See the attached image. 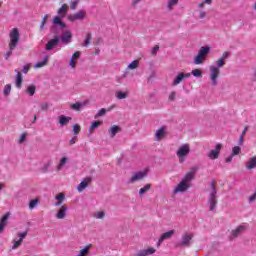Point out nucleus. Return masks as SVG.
Returning <instances> with one entry per match:
<instances>
[{"label":"nucleus","mask_w":256,"mask_h":256,"mask_svg":"<svg viewBox=\"0 0 256 256\" xmlns=\"http://www.w3.org/2000/svg\"><path fill=\"white\" fill-rule=\"evenodd\" d=\"M8 51L5 54V59H9L13 55V51L17 49L19 41L21 40V33H19V28H12L8 34Z\"/></svg>","instance_id":"obj_1"},{"label":"nucleus","mask_w":256,"mask_h":256,"mask_svg":"<svg viewBox=\"0 0 256 256\" xmlns=\"http://www.w3.org/2000/svg\"><path fill=\"white\" fill-rule=\"evenodd\" d=\"M221 67H225V60L219 58L216 61V65H211L209 67L210 69V81H211V85H213V87H217V85L219 84V82L217 81L219 79V76L221 75Z\"/></svg>","instance_id":"obj_2"},{"label":"nucleus","mask_w":256,"mask_h":256,"mask_svg":"<svg viewBox=\"0 0 256 256\" xmlns=\"http://www.w3.org/2000/svg\"><path fill=\"white\" fill-rule=\"evenodd\" d=\"M209 51H211L210 46H202L198 51V54L194 58L195 65H203L207 60V55H209Z\"/></svg>","instance_id":"obj_3"},{"label":"nucleus","mask_w":256,"mask_h":256,"mask_svg":"<svg viewBox=\"0 0 256 256\" xmlns=\"http://www.w3.org/2000/svg\"><path fill=\"white\" fill-rule=\"evenodd\" d=\"M191 153V146L189 144L181 145L176 151V155L179 159V163H185V160Z\"/></svg>","instance_id":"obj_4"},{"label":"nucleus","mask_w":256,"mask_h":256,"mask_svg":"<svg viewBox=\"0 0 256 256\" xmlns=\"http://www.w3.org/2000/svg\"><path fill=\"white\" fill-rule=\"evenodd\" d=\"M209 211L217 209V190L215 189V183H211V192L208 197Z\"/></svg>","instance_id":"obj_5"},{"label":"nucleus","mask_w":256,"mask_h":256,"mask_svg":"<svg viewBox=\"0 0 256 256\" xmlns=\"http://www.w3.org/2000/svg\"><path fill=\"white\" fill-rule=\"evenodd\" d=\"M193 237H195V235L192 232L184 233L180 241L177 243V247H190Z\"/></svg>","instance_id":"obj_6"},{"label":"nucleus","mask_w":256,"mask_h":256,"mask_svg":"<svg viewBox=\"0 0 256 256\" xmlns=\"http://www.w3.org/2000/svg\"><path fill=\"white\" fill-rule=\"evenodd\" d=\"M18 237H19V239L14 238L12 240V249L13 250L19 249V247H21V245L23 243V239H25V237H27V231H25V232H18Z\"/></svg>","instance_id":"obj_7"},{"label":"nucleus","mask_w":256,"mask_h":256,"mask_svg":"<svg viewBox=\"0 0 256 256\" xmlns=\"http://www.w3.org/2000/svg\"><path fill=\"white\" fill-rule=\"evenodd\" d=\"M245 231H247V225L242 224L238 226L236 229L232 230L230 234V239H237V237H239V235H241L242 233H245Z\"/></svg>","instance_id":"obj_8"},{"label":"nucleus","mask_w":256,"mask_h":256,"mask_svg":"<svg viewBox=\"0 0 256 256\" xmlns=\"http://www.w3.org/2000/svg\"><path fill=\"white\" fill-rule=\"evenodd\" d=\"M189 187H191V184L184 182V180H182L174 189L173 193L174 195H177V193H185V191H187V189H189Z\"/></svg>","instance_id":"obj_9"},{"label":"nucleus","mask_w":256,"mask_h":256,"mask_svg":"<svg viewBox=\"0 0 256 256\" xmlns=\"http://www.w3.org/2000/svg\"><path fill=\"white\" fill-rule=\"evenodd\" d=\"M146 176H147V170L136 172L129 179L128 183H137V181H141V179H144Z\"/></svg>","instance_id":"obj_10"},{"label":"nucleus","mask_w":256,"mask_h":256,"mask_svg":"<svg viewBox=\"0 0 256 256\" xmlns=\"http://www.w3.org/2000/svg\"><path fill=\"white\" fill-rule=\"evenodd\" d=\"M223 148V145L222 144H217L215 146V149L211 150L209 153H208V157L209 159H212L215 160V159H219V154L221 153V149Z\"/></svg>","instance_id":"obj_11"},{"label":"nucleus","mask_w":256,"mask_h":256,"mask_svg":"<svg viewBox=\"0 0 256 256\" xmlns=\"http://www.w3.org/2000/svg\"><path fill=\"white\" fill-rule=\"evenodd\" d=\"M85 10H80L75 14H70L68 16V20L69 21H81L83 19H85Z\"/></svg>","instance_id":"obj_12"},{"label":"nucleus","mask_w":256,"mask_h":256,"mask_svg":"<svg viewBox=\"0 0 256 256\" xmlns=\"http://www.w3.org/2000/svg\"><path fill=\"white\" fill-rule=\"evenodd\" d=\"M189 77H191V73L181 72L176 76L172 85L175 87V86L179 85V83H181V81H183L184 79H189Z\"/></svg>","instance_id":"obj_13"},{"label":"nucleus","mask_w":256,"mask_h":256,"mask_svg":"<svg viewBox=\"0 0 256 256\" xmlns=\"http://www.w3.org/2000/svg\"><path fill=\"white\" fill-rule=\"evenodd\" d=\"M157 253V250L153 247H148L146 249H142L137 252L135 256H149V255H155Z\"/></svg>","instance_id":"obj_14"},{"label":"nucleus","mask_w":256,"mask_h":256,"mask_svg":"<svg viewBox=\"0 0 256 256\" xmlns=\"http://www.w3.org/2000/svg\"><path fill=\"white\" fill-rule=\"evenodd\" d=\"M81 57V51H76L72 57L70 58L69 66L71 69H75L77 67V61H79Z\"/></svg>","instance_id":"obj_15"},{"label":"nucleus","mask_w":256,"mask_h":256,"mask_svg":"<svg viewBox=\"0 0 256 256\" xmlns=\"http://www.w3.org/2000/svg\"><path fill=\"white\" fill-rule=\"evenodd\" d=\"M196 169H192L190 172H187L186 175L184 176V178L182 179V181L188 183L189 185H191V181L195 179V173H196Z\"/></svg>","instance_id":"obj_16"},{"label":"nucleus","mask_w":256,"mask_h":256,"mask_svg":"<svg viewBox=\"0 0 256 256\" xmlns=\"http://www.w3.org/2000/svg\"><path fill=\"white\" fill-rule=\"evenodd\" d=\"M59 45V37H54L48 43L46 44V51H51L52 49H55Z\"/></svg>","instance_id":"obj_17"},{"label":"nucleus","mask_w":256,"mask_h":256,"mask_svg":"<svg viewBox=\"0 0 256 256\" xmlns=\"http://www.w3.org/2000/svg\"><path fill=\"white\" fill-rule=\"evenodd\" d=\"M91 183V178H85L78 186L77 190L79 193H82V191H85L89 184Z\"/></svg>","instance_id":"obj_18"},{"label":"nucleus","mask_w":256,"mask_h":256,"mask_svg":"<svg viewBox=\"0 0 256 256\" xmlns=\"http://www.w3.org/2000/svg\"><path fill=\"white\" fill-rule=\"evenodd\" d=\"M73 38V35L70 31H65L61 36L62 43H65V45H69L71 43V39Z\"/></svg>","instance_id":"obj_19"},{"label":"nucleus","mask_w":256,"mask_h":256,"mask_svg":"<svg viewBox=\"0 0 256 256\" xmlns=\"http://www.w3.org/2000/svg\"><path fill=\"white\" fill-rule=\"evenodd\" d=\"M15 73H17L15 78V85L17 89H21V87H23V75L17 70H15Z\"/></svg>","instance_id":"obj_20"},{"label":"nucleus","mask_w":256,"mask_h":256,"mask_svg":"<svg viewBox=\"0 0 256 256\" xmlns=\"http://www.w3.org/2000/svg\"><path fill=\"white\" fill-rule=\"evenodd\" d=\"M68 207L66 205H62L61 208L58 210L56 217L58 219H65V215H67Z\"/></svg>","instance_id":"obj_21"},{"label":"nucleus","mask_w":256,"mask_h":256,"mask_svg":"<svg viewBox=\"0 0 256 256\" xmlns=\"http://www.w3.org/2000/svg\"><path fill=\"white\" fill-rule=\"evenodd\" d=\"M165 135H167V131L165 130V127H161L155 133L156 141H161V139H163Z\"/></svg>","instance_id":"obj_22"},{"label":"nucleus","mask_w":256,"mask_h":256,"mask_svg":"<svg viewBox=\"0 0 256 256\" xmlns=\"http://www.w3.org/2000/svg\"><path fill=\"white\" fill-rule=\"evenodd\" d=\"M246 169L248 171H251L252 169H256V156L250 158L246 164H245Z\"/></svg>","instance_id":"obj_23"},{"label":"nucleus","mask_w":256,"mask_h":256,"mask_svg":"<svg viewBox=\"0 0 256 256\" xmlns=\"http://www.w3.org/2000/svg\"><path fill=\"white\" fill-rule=\"evenodd\" d=\"M86 105H87V101L76 102L74 104H71L70 108L73 109V111H81V109H83V107H85Z\"/></svg>","instance_id":"obj_24"},{"label":"nucleus","mask_w":256,"mask_h":256,"mask_svg":"<svg viewBox=\"0 0 256 256\" xmlns=\"http://www.w3.org/2000/svg\"><path fill=\"white\" fill-rule=\"evenodd\" d=\"M115 97L119 100L127 99V97H129V91L117 90L115 92Z\"/></svg>","instance_id":"obj_25"},{"label":"nucleus","mask_w":256,"mask_h":256,"mask_svg":"<svg viewBox=\"0 0 256 256\" xmlns=\"http://www.w3.org/2000/svg\"><path fill=\"white\" fill-rule=\"evenodd\" d=\"M52 22L53 25H59L61 29H65V27H67V25L63 22V20H61V17L59 16H55Z\"/></svg>","instance_id":"obj_26"},{"label":"nucleus","mask_w":256,"mask_h":256,"mask_svg":"<svg viewBox=\"0 0 256 256\" xmlns=\"http://www.w3.org/2000/svg\"><path fill=\"white\" fill-rule=\"evenodd\" d=\"M174 235H175V230H169L168 232L163 233L160 236V241H165L167 239H171Z\"/></svg>","instance_id":"obj_27"},{"label":"nucleus","mask_w":256,"mask_h":256,"mask_svg":"<svg viewBox=\"0 0 256 256\" xmlns=\"http://www.w3.org/2000/svg\"><path fill=\"white\" fill-rule=\"evenodd\" d=\"M70 121H71V117L69 116H65V115L59 116V124L61 125V127H65V125H67Z\"/></svg>","instance_id":"obj_28"},{"label":"nucleus","mask_w":256,"mask_h":256,"mask_svg":"<svg viewBox=\"0 0 256 256\" xmlns=\"http://www.w3.org/2000/svg\"><path fill=\"white\" fill-rule=\"evenodd\" d=\"M67 11H69V6H67V4H63L58 10V15L63 18L65 15H67Z\"/></svg>","instance_id":"obj_29"},{"label":"nucleus","mask_w":256,"mask_h":256,"mask_svg":"<svg viewBox=\"0 0 256 256\" xmlns=\"http://www.w3.org/2000/svg\"><path fill=\"white\" fill-rule=\"evenodd\" d=\"M48 62L49 56H45L42 62H37L36 64H34V69H41V67H45V65H47Z\"/></svg>","instance_id":"obj_30"},{"label":"nucleus","mask_w":256,"mask_h":256,"mask_svg":"<svg viewBox=\"0 0 256 256\" xmlns=\"http://www.w3.org/2000/svg\"><path fill=\"white\" fill-rule=\"evenodd\" d=\"M119 131H121V128L117 125H114L112 126L110 129H109V133H110V137H115Z\"/></svg>","instance_id":"obj_31"},{"label":"nucleus","mask_w":256,"mask_h":256,"mask_svg":"<svg viewBox=\"0 0 256 256\" xmlns=\"http://www.w3.org/2000/svg\"><path fill=\"white\" fill-rule=\"evenodd\" d=\"M35 91H37V87H35V85H29L26 88V93L30 97H33V95H35Z\"/></svg>","instance_id":"obj_32"},{"label":"nucleus","mask_w":256,"mask_h":256,"mask_svg":"<svg viewBox=\"0 0 256 256\" xmlns=\"http://www.w3.org/2000/svg\"><path fill=\"white\" fill-rule=\"evenodd\" d=\"M179 3V0H168L167 1V9L168 11H173V8Z\"/></svg>","instance_id":"obj_33"},{"label":"nucleus","mask_w":256,"mask_h":256,"mask_svg":"<svg viewBox=\"0 0 256 256\" xmlns=\"http://www.w3.org/2000/svg\"><path fill=\"white\" fill-rule=\"evenodd\" d=\"M101 121H94L89 128V133L90 135L93 134V131H95V129H97V127L101 126Z\"/></svg>","instance_id":"obj_34"},{"label":"nucleus","mask_w":256,"mask_h":256,"mask_svg":"<svg viewBox=\"0 0 256 256\" xmlns=\"http://www.w3.org/2000/svg\"><path fill=\"white\" fill-rule=\"evenodd\" d=\"M39 205V199L35 198L33 200H30L29 202V209L33 210L35 209V207H37Z\"/></svg>","instance_id":"obj_35"},{"label":"nucleus","mask_w":256,"mask_h":256,"mask_svg":"<svg viewBox=\"0 0 256 256\" xmlns=\"http://www.w3.org/2000/svg\"><path fill=\"white\" fill-rule=\"evenodd\" d=\"M149 189H151V184H146L143 188L139 190V195H145V193H147Z\"/></svg>","instance_id":"obj_36"},{"label":"nucleus","mask_w":256,"mask_h":256,"mask_svg":"<svg viewBox=\"0 0 256 256\" xmlns=\"http://www.w3.org/2000/svg\"><path fill=\"white\" fill-rule=\"evenodd\" d=\"M191 74L193 75V77H203V72L201 71V69H194L192 70Z\"/></svg>","instance_id":"obj_37"},{"label":"nucleus","mask_w":256,"mask_h":256,"mask_svg":"<svg viewBox=\"0 0 256 256\" xmlns=\"http://www.w3.org/2000/svg\"><path fill=\"white\" fill-rule=\"evenodd\" d=\"M137 67H139V61L134 60L132 61L129 65H128V69H137Z\"/></svg>","instance_id":"obj_38"},{"label":"nucleus","mask_w":256,"mask_h":256,"mask_svg":"<svg viewBox=\"0 0 256 256\" xmlns=\"http://www.w3.org/2000/svg\"><path fill=\"white\" fill-rule=\"evenodd\" d=\"M66 163H67V157H63V158L60 160L59 164H58V167H57L58 171H61V169L63 168V166H64Z\"/></svg>","instance_id":"obj_39"},{"label":"nucleus","mask_w":256,"mask_h":256,"mask_svg":"<svg viewBox=\"0 0 256 256\" xmlns=\"http://www.w3.org/2000/svg\"><path fill=\"white\" fill-rule=\"evenodd\" d=\"M7 219H9V214H6L1 218L0 225H2V227L7 226Z\"/></svg>","instance_id":"obj_40"},{"label":"nucleus","mask_w":256,"mask_h":256,"mask_svg":"<svg viewBox=\"0 0 256 256\" xmlns=\"http://www.w3.org/2000/svg\"><path fill=\"white\" fill-rule=\"evenodd\" d=\"M77 5H79V0H71L70 9H72V11H75V9H77Z\"/></svg>","instance_id":"obj_41"},{"label":"nucleus","mask_w":256,"mask_h":256,"mask_svg":"<svg viewBox=\"0 0 256 256\" xmlns=\"http://www.w3.org/2000/svg\"><path fill=\"white\" fill-rule=\"evenodd\" d=\"M51 161H48L44 164V166L42 167V173H47L49 171V167H51Z\"/></svg>","instance_id":"obj_42"},{"label":"nucleus","mask_w":256,"mask_h":256,"mask_svg":"<svg viewBox=\"0 0 256 256\" xmlns=\"http://www.w3.org/2000/svg\"><path fill=\"white\" fill-rule=\"evenodd\" d=\"M105 113H107V109L102 108L98 111V113L94 117H95V119H98V117H103V115H105Z\"/></svg>","instance_id":"obj_43"},{"label":"nucleus","mask_w":256,"mask_h":256,"mask_svg":"<svg viewBox=\"0 0 256 256\" xmlns=\"http://www.w3.org/2000/svg\"><path fill=\"white\" fill-rule=\"evenodd\" d=\"M11 94V84H7L5 87H4V95L7 97L8 95Z\"/></svg>","instance_id":"obj_44"},{"label":"nucleus","mask_w":256,"mask_h":256,"mask_svg":"<svg viewBox=\"0 0 256 256\" xmlns=\"http://www.w3.org/2000/svg\"><path fill=\"white\" fill-rule=\"evenodd\" d=\"M240 153H241V147L235 146V147L232 149V156L235 157V155H239Z\"/></svg>","instance_id":"obj_45"},{"label":"nucleus","mask_w":256,"mask_h":256,"mask_svg":"<svg viewBox=\"0 0 256 256\" xmlns=\"http://www.w3.org/2000/svg\"><path fill=\"white\" fill-rule=\"evenodd\" d=\"M94 217H95V219H103V217H105V212L98 211V212L94 213Z\"/></svg>","instance_id":"obj_46"},{"label":"nucleus","mask_w":256,"mask_h":256,"mask_svg":"<svg viewBox=\"0 0 256 256\" xmlns=\"http://www.w3.org/2000/svg\"><path fill=\"white\" fill-rule=\"evenodd\" d=\"M73 131H74V135H79V133L81 132V126L79 124H75L73 126Z\"/></svg>","instance_id":"obj_47"},{"label":"nucleus","mask_w":256,"mask_h":256,"mask_svg":"<svg viewBox=\"0 0 256 256\" xmlns=\"http://www.w3.org/2000/svg\"><path fill=\"white\" fill-rule=\"evenodd\" d=\"M90 43H91V33H88V34L86 35V39H85V41H84L83 46H84V47H87V45H89Z\"/></svg>","instance_id":"obj_48"},{"label":"nucleus","mask_w":256,"mask_h":256,"mask_svg":"<svg viewBox=\"0 0 256 256\" xmlns=\"http://www.w3.org/2000/svg\"><path fill=\"white\" fill-rule=\"evenodd\" d=\"M48 19H49V15L48 14L44 15V17L42 18V21H41V25H40L41 29H43V27H45V23H47Z\"/></svg>","instance_id":"obj_49"},{"label":"nucleus","mask_w":256,"mask_h":256,"mask_svg":"<svg viewBox=\"0 0 256 256\" xmlns=\"http://www.w3.org/2000/svg\"><path fill=\"white\" fill-rule=\"evenodd\" d=\"M31 69V64H26L23 69L22 72L27 75L29 73V70Z\"/></svg>","instance_id":"obj_50"},{"label":"nucleus","mask_w":256,"mask_h":256,"mask_svg":"<svg viewBox=\"0 0 256 256\" xmlns=\"http://www.w3.org/2000/svg\"><path fill=\"white\" fill-rule=\"evenodd\" d=\"M55 199L57 201H62L63 202L65 200V194L59 193V194L56 195Z\"/></svg>","instance_id":"obj_51"},{"label":"nucleus","mask_w":256,"mask_h":256,"mask_svg":"<svg viewBox=\"0 0 256 256\" xmlns=\"http://www.w3.org/2000/svg\"><path fill=\"white\" fill-rule=\"evenodd\" d=\"M41 111H47L49 109V104L47 102H44L40 105Z\"/></svg>","instance_id":"obj_52"},{"label":"nucleus","mask_w":256,"mask_h":256,"mask_svg":"<svg viewBox=\"0 0 256 256\" xmlns=\"http://www.w3.org/2000/svg\"><path fill=\"white\" fill-rule=\"evenodd\" d=\"M229 57H231V53L229 52H224L221 56L220 59H222L223 61H225L226 59H229Z\"/></svg>","instance_id":"obj_53"},{"label":"nucleus","mask_w":256,"mask_h":256,"mask_svg":"<svg viewBox=\"0 0 256 256\" xmlns=\"http://www.w3.org/2000/svg\"><path fill=\"white\" fill-rule=\"evenodd\" d=\"M25 139H27V133H23V134L20 136L19 143H24V142H25Z\"/></svg>","instance_id":"obj_54"},{"label":"nucleus","mask_w":256,"mask_h":256,"mask_svg":"<svg viewBox=\"0 0 256 256\" xmlns=\"http://www.w3.org/2000/svg\"><path fill=\"white\" fill-rule=\"evenodd\" d=\"M157 51H159V45H156L152 48V51H151L152 55H157Z\"/></svg>","instance_id":"obj_55"},{"label":"nucleus","mask_w":256,"mask_h":256,"mask_svg":"<svg viewBox=\"0 0 256 256\" xmlns=\"http://www.w3.org/2000/svg\"><path fill=\"white\" fill-rule=\"evenodd\" d=\"M205 17H207V12L201 11V12L199 13L198 18H200V19H205Z\"/></svg>","instance_id":"obj_56"},{"label":"nucleus","mask_w":256,"mask_h":256,"mask_svg":"<svg viewBox=\"0 0 256 256\" xmlns=\"http://www.w3.org/2000/svg\"><path fill=\"white\" fill-rule=\"evenodd\" d=\"M175 97H176V93L171 92V94L169 95V101H175Z\"/></svg>","instance_id":"obj_57"},{"label":"nucleus","mask_w":256,"mask_h":256,"mask_svg":"<svg viewBox=\"0 0 256 256\" xmlns=\"http://www.w3.org/2000/svg\"><path fill=\"white\" fill-rule=\"evenodd\" d=\"M233 157H234L233 154H231L229 157L226 158L225 161H226L227 163H231V161H233Z\"/></svg>","instance_id":"obj_58"},{"label":"nucleus","mask_w":256,"mask_h":256,"mask_svg":"<svg viewBox=\"0 0 256 256\" xmlns=\"http://www.w3.org/2000/svg\"><path fill=\"white\" fill-rule=\"evenodd\" d=\"M76 142H77V136L73 137V138L70 140V145H75Z\"/></svg>","instance_id":"obj_59"},{"label":"nucleus","mask_w":256,"mask_h":256,"mask_svg":"<svg viewBox=\"0 0 256 256\" xmlns=\"http://www.w3.org/2000/svg\"><path fill=\"white\" fill-rule=\"evenodd\" d=\"M243 141H245V136H243L242 134L240 135V138H239V143L240 145H243Z\"/></svg>","instance_id":"obj_60"},{"label":"nucleus","mask_w":256,"mask_h":256,"mask_svg":"<svg viewBox=\"0 0 256 256\" xmlns=\"http://www.w3.org/2000/svg\"><path fill=\"white\" fill-rule=\"evenodd\" d=\"M205 5H207V4L205 3V1H203V2H201V3L198 4V7H199L200 9H203V7H205Z\"/></svg>","instance_id":"obj_61"},{"label":"nucleus","mask_w":256,"mask_h":256,"mask_svg":"<svg viewBox=\"0 0 256 256\" xmlns=\"http://www.w3.org/2000/svg\"><path fill=\"white\" fill-rule=\"evenodd\" d=\"M204 3L206 5H211L213 3V0H204Z\"/></svg>","instance_id":"obj_62"},{"label":"nucleus","mask_w":256,"mask_h":256,"mask_svg":"<svg viewBox=\"0 0 256 256\" xmlns=\"http://www.w3.org/2000/svg\"><path fill=\"white\" fill-rule=\"evenodd\" d=\"M249 129V127L248 126H246L245 128H244V130H243V132H242V134L241 135H243V136H245V134L247 133V130Z\"/></svg>","instance_id":"obj_63"},{"label":"nucleus","mask_w":256,"mask_h":256,"mask_svg":"<svg viewBox=\"0 0 256 256\" xmlns=\"http://www.w3.org/2000/svg\"><path fill=\"white\" fill-rule=\"evenodd\" d=\"M61 203H63L61 200H58L56 203H55V206L56 207H59L61 205Z\"/></svg>","instance_id":"obj_64"}]
</instances>
